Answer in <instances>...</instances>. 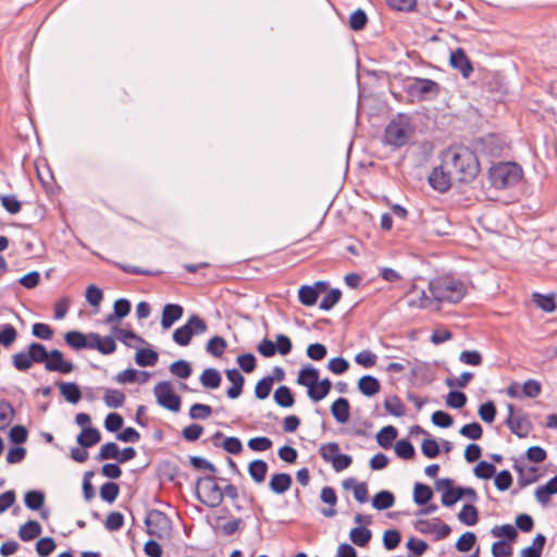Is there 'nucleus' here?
<instances>
[{
	"label": "nucleus",
	"instance_id": "34",
	"mask_svg": "<svg viewBox=\"0 0 557 557\" xmlns=\"http://www.w3.org/2000/svg\"><path fill=\"white\" fill-rule=\"evenodd\" d=\"M61 395L71 404H77L82 397L79 387L75 383H61L59 385Z\"/></svg>",
	"mask_w": 557,
	"mask_h": 557
},
{
	"label": "nucleus",
	"instance_id": "26",
	"mask_svg": "<svg viewBox=\"0 0 557 557\" xmlns=\"http://www.w3.org/2000/svg\"><path fill=\"white\" fill-rule=\"evenodd\" d=\"M64 339L74 349L89 348V333L84 334L78 331H70L65 334Z\"/></svg>",
	"mask_w": 557,
	"mask_h": 557
},
{
	"label": "nucleus",
	"instance_id": "7",
	"mask_svg": "<svg viewBox=\"0 0 557 557\" xmlns=\"http://www.w3.org/2000/svg\"><path fill=\"white\" fill-rule=\"evenodd\" d=\"M441 91V86L433 79L416 77L407 85L409 96L417 98L419 101L435 98Z\"/></svg>",
	"mask_w": 557,
	"mask_h": 557
},
{
	"label": "nucleus",
	"instance_id": "11",
	"mask_svg": "<svg viewBox=\"0 0 557 557\" xmlns=\"http://www.w3.org/2000/svg\"><path fill=\"white\" fill-rule=\"evenodd\" d=\"M450 173L442 161V164L435 166L429 175V184L433 189L445 193L450 188L453 181H455L454 175Z\"/></svg>",
	"mask_w": 557,
	"mask_h": 557
},
{
	"label": "nucleus",
	"instance_id": "44",
	"mask_svg": "<svg viewBox=\"0 0 557 557\" xmlns=\"http://www.w3.org/2000/svg\"><path fill=\"white\" fill-rule=\"evenodd\" d=\"M321 458L329 463H333L336 456L339 454V446L335 442L322 444L319 448Z\"/></svg>",
	"mask_w": 557,
	"mask_h": 557
},
{
	"label": "nucleus",
	"instance_id": "21",
	"mask_svg": "<svg viewBox=\"0 0 557 557\" xmlns=\"http://www.w3.org/2000/svg\"><path fill=\"white\" fill-rule=\"evenodd\" d=\"M320 498L323 503L331 506L330 508L322 509L321 513L327 518L334 517L336 515V510L334 509V507L337 504V495L335 493V490L331 486H324L321 490Z\"/></svg>",
	"mask_w": 557,
	"mask_h": 557
},
{
	"label": "nucleus",
	"instance_id": "53",
	"mask_svg": "<svg viewBox=\"0 0 557 557\" xmlns=\"http://www.w3.org/2000/svg\"><path fill=\"white\" fill-rule=\"evenodd\" d=\"M16 330L11 324L0 325V345L11 346L16 339Z\"/></svg>",
	"mask_w": 557,
	"mask_h": 557
},
{
	"label": "nucleus",
	"instance_id": "1",
	"mask_svg": "<svg viewBox=\"0 0 557 557\" xmlns=\"http://www.w3.org/2000/svg\"><path fill=\"white\" fill-rule=\"evenodd\" d=\"M443 162L459 183H471L480 172L475 152L463 146L447 148L443 153Z\"/></svg>",
	"mask_w": 557,
	"mask_h": 557
},
{
	"label": "nucleus",
	"instance_id": "42",
	"mask_svg": "<svg viewBox=\"0 0 557 557\" xmlns=\"http://www.w3.org/2000/svg\"><path fill=\"white\" fill-rule=\"evenodd\" d=\"M227 347L226 341L221 336H213L206 346V350L213 357H221Z\"/></svg>",
	"mask_w": 557,
	"mask_h": 557
},
{
	"label": "nucleus",
	"instance_id": "38",
	"mask_svg": "<svg viewBox=\"0 0 557 557\" xmlns=\"http://www.w3.org/2000/svg\"><path fill=\"white\" fill-rule=\"evenodd\" d=\"M397 437V430L393 425L382 428L376 434V442L383 448H389Z\"/></svg>",
	"mask_w": 557,
	"mask_h": 557
},
{
	"label": "nucleus",
	"instance_id": "37",
	"mask_svg": "<svg viewBox=\"0 0 557 557\" xmlns=\"http://www.w3.org/2000/svg\"><path fill=\"white\" fill-rule=\"evenodd\" d=\"M515 470L519 473L518 483L521 487H524L529 484H532L537 480L536 476V468L535 467H522V466H515Z\"/></svg>",
	"mask_w": 557,
	"mask_h": 557
},
{
	"label": "nucleus",
	"instance_id": "47",
	"mask_svg": "<svg viewBox=\"0 0 557 557\" xmlns=\"http://www.w3.org/2000/svg\"><path fill=\"white\" fill-rule=\"evenodd\" d=\"M394 449L395 454L403 459H411L416 454L413 445L408 440L397 441Z\"/></svg>",
	"mask_w": 557,
	"mask_h": 557
},
{
	"label": "nucleus",
	"instance_id": "48",
	"mask_svg": "<svg viewBox=\"0 0 557 557\" xmlns=\"http://www.w3.org/2000/svg\"><path fill=\"white\" fill-rule=\"evenodd\" d=\"M385 410L395 417H403L405 414V406L397 396L387 398L384 403Z\"/></svg>",
	"mask_w": 557,
	"mask_h": 557
},
{
	"label": "nucleus",
	"instance_id": "54",
	"mask_svg": "<svg viewBox=\"0 0 557 557\" xmlns=\"http://www.w3.org/2000/svg\"><path fill=\"white\" fill-rule=\"evenodd\" d=\"M533 300L545 312H553L556 308L554 295L533 294Z\"/></svg>",
	"mask_w": 557,
	"mask_h": 557
},
{
	"label": "nucleus",
	"instance_id": "13",
	"mask_svg": "<svg viewBox=\"0 0 557 557\" xmlns=\"http://www.w3.org/2000/svg\"><path fill=\"white\" fill-rule=\"evenodd\" d=\"M414 528L425 534H435L437 540L447 537L450 534V527L446 523L429 520H418Z\"/></svg>",
	"mask_w": 557,
	"mask_h": 557
},
{
	"label": "nucleus",
	"instance_id": "40",
	"mask_svg": "<svg viewBox=\"0 0 557 557\" xmlns=\"http://www.w3.org/2000/svg\"><path fill=\"white\" fill-rule=\"evenodd\" d=\"M274 400L275 403L283 407V408H289L294 405V396L290 392V389L287 386H280L274 392Z\"/></svg>",
	"mask_w": 557,
	"mask_h": 557
},
{
	"label": "nucleus",
	"instance_id": "5",
	"mask_svg": "<svg viewBox=\"0 0 557 557\" xmlns=\"http://www.w3.org/2000/svg\"><path fill=\"white\" fill-rule=\"evenodd\" d=\"M198 499L208 507H218L223 502L222 488L213 476H205L197 481Z\"/></svg>",
	"mask_w": 557,
	"mask_h": 557
},
{
	"label": "nucleus",
	"instance_id": "16",
	"mask_svg": "<svg viewBox=\"0 0 557 557\" xmlns=\"http://www.w3.org/2000/svg\"><path fill=\"white\" fill-rule=\"evenodd\" d=\"M326 287L324 282H317L313 286L304 285L299 288L298 298L299 301L307 307L313 306L320 293Z\"/></svg>",
	"mask_w": 557,
	"mask_h": 557
},
{
	"label": "nucleus",
	"instance_id": "56",
	"mask_svg": "<svg viewBox=\"0 0 557 557\" xmlns=\"http://www.w3.org/2000/svg\"><path fill=\"white\" fill-rule=\"evenodd\" d=\"M45 495L38 491H29L25 494V505L32 510H38L44 505Z\"/></svg>",
	"mask_w": 557,
	"mask_h": 557
},
{
	"label": "nucleus",
	"instance_id": "6",
	"mask_svg": "<svg viewBox=\"0 0 557 557\" xmlns=\"http://www.w3.org/2000/svg\"><path fill=\"white\" fill-rule=\"evenodd\" d=\"M207 330V322L199 315L191 314L184 325L176 327V345L187 346L193 336L203 334Z\"/></svg>",
	"mask_w": 557,
	"mask_h": 557
},
{
	"label": "nucleus",
	"instance_id": "39",
	"mask_svg": "<svg viewBox=\"0 0 557 557\" xmlns=\"http://www.w3.org/2000/svg\"><path fill=\"white\" fill-rule=\"evenodd\" d=\"M478 516V509L471 504H466L459 511L458 519L461 523L471 527L476 524Z\"/></svg>",
	"mask_w": 557,
	"mask_h": 557
},
{
	"label": "nucleus",
	"instance_id": "2",
	"mask_svg": "<svg viewBox=\"0 0 557 557\" xmlns=\"http://www.w3.org/2000/svg\"><path fill=\"white\" fill-rule=\"evenodd\" d=\"M429 290L440 302H459L466 295V285L454 276H438L429 282Z\"/></svg>",
	"mask_w": 557,
	"mask_h": 557
},
{
	"label": "nucleus",
	"instance_id": "14",
	"mask_svg": "<svg viewBox=\"0 0 557 557\" xmlns=\"http://www.w3.org/2000/svg\"><path fill=\"white\" fill-rule=\"evenodd\" d=\"M449 63L455 70L461 73L463 78H469L473 73L472 63L461 48L451 52Z\"/></svg>",
	"mask_w": 557,
	"mask_h": 557
},
{
	"label": "nucleus",
	"instance_id": "35",
	"mask_svg": "<svg viewBox=\"0 0 557 557\" xmlns=\"http://www.w3.org/2000/svg\"><path fill=\"white\" fill-rule=\"evenodd\" d=\"M395 497L388 491H381L372 498V506L377 510L388 509L394 506Z\"/></svg>",
	"mask_w": 557,
	"mask_h": 557
},
{
	"label": "nucleus",
	"instance_id": "46",
	"mask_svg": "<svg viewBox=\"0 0 557 557\" xmlns=\"http://www.w3.org/2000/svg\"><path fill=\"white\" fill-rule=\"evenodd\" d=\"M27 349L29 351L33 363L36 362L46 364L49 351H47L44 345L39 343H32Z\"/></svg>",
	"mask_w": 557,
	"mask_h": 557
},
{
	"label": "nucleus",
	"instance_id": "32",
	"mask_svg": "<svg viewBox=\"0 0 557 557\" xmlns=\"http://www.w3.org/2000/svg\"><path fill=\"white\" fill-rule=\"evenodd\" d=\"M40 533H41L40 524L35 520H29L28 522H26L25 524H23L20 528L18 536L22 541L28 542V541H32V540L36 539L37 536H39Z\"/></svg>",
	"mask_w": 557,
	"mask_h": 557
},
{
	"label": "nucleus",
	"instance_id": "45",
	"mask_svg": "<svg viewBox=\"0 0 557 557\" xmlns=\"http://www.w3.org/2000/svg\"><path fill=\"white\" fill-rule=\"evenodd\" d=\"M158 360V355L151 349H138L135 361L140 367L153 366Z\"/></svg>",
	"mask_w": 557,
	"mask_h": 557
},
{
	"label": "nucleus",
	"instance_id": "4",
	"mask_svg": "<svg viewBox=\"0 0 557 557\" xmlns=\"http://www.w3.org/2000/svg\"><path fill=\"white\" fill-rule=\"evenodd\" d=\"M522 175V168L516 162H498L493 164L488 171V180L497 189L516 185Z\"/></svg>",
	"mask_w": 557,
	"mask_h": 557
},
{
	"label": "nucleus",
	"instance_id": "22",
	"mask_svg": "<svg viewBox=\"0 0 557 557\" xmlns=\"http://www.w3.org/2000/svg\"><path fill=\"white\" fill-rule=\"evenodd\" d=\"M349 401L346 398H337L331 406V412L338 423H346L349 420Z\"/></svg>",
	"mask_w": 557,
	"mask_h": 557
},
{
	"label": "nucleus",
	"instance_id": "24",
	"mask_svg": "<svg viewBox=\"0 0 557 557\" xmlns=\"http://www.w3.org/2000/svg\"><path fill=\"white\" fill-rule=\"evenodd\" d=\"M381 385L376 377L363 375L359 379L358 389L367 397H372L380 392Z\"/></svg>",
	"mask_w": 557,
	"mask_h": 557
},
{
	"label": "nucleus",
	"instance_id": "41",
	"mask_svg": "<svg viewBox=\"0 0 557 557\" xmlns=\"http://www.w3.org/2000/svg\"><path fill=\"white\" fill-rule=\"evenodd\" d=\"M147 377V374L145 372H139L134 369H127L122 372H120L116 375V381L121 384L125 383H134V382H144Z\"/></svg>",
	"mask_w": 557,
	"mask_h": 557
},
{
	"label": "nucleus",
	"instance_id": "64",
	"mask_svg": "<svg viewBox=\"0 0 557 557\" xmlns=\"http://www.w3.org/2000/svg\"><path fill=\"white\" fill-rule=\"evenodd\" d=\"M480 418L486 422L492 423L495 420L496 408L493 401H486L479 407L478 411Z\"/></svg>",
	"mask_w": 557,
	"mask_h": 557
},
{
	"label": "nucleus",
	"instance_id": "18",
	"mask_svg": "<svg viewBox=\"0 0 557 557\" xmlns=\"http://www.w3.org/2000/svg\"><path fill=\"white\" fill-rule=\"evenodd\" d=\"M211 442L215 447L222 446L227 453L233 455H237L243 450V445L238 437L230 436L223 438V434L220 431L213 434Z\"/></svg>",
	"mask_w": 557,
	"mask_h": 557
},
{
	"label": "nucleus",
	"instance_id": "12",
	"mask_svg": "<svg viewBox=\"0 0 557 557\" xmlns=\"http://www.w3.org/2000/svg\"><path fill=\"white\" fill-rule=\"evenodd\" d=\"M45 368L51 372H60L66 374L73 371L74 366L71 361H67L63 358L62 351L53 349L49 351Z\"/></svg>",
	"mask_w": 557,
	"mask_h": 557
},
{
	"label": "nucleus",
	"instance_id": "25",
	"mask_svg": "<svg viewBox=\"0 0 557 557\" xmlns=\"http://www.w3.org/2000/svg\"><path fill=\"white\" fill-rule=\"evenodd\" d=\"M131 311V304L128 300L121 298L114 302L113 313L109 314L106 323L113 325L117 320L125 318Z\"/></svg>",
	"mask_w": 557,
	"mask_h": 557
},
{
	"label": "nucleus",
	"instance_id": "59",
	"mask_svg": "<svg viewBox=\"0 0 557 557\" xmlns=\"http://www.w3.org/2000/svg\"><path fill=\"white\" fill-rule=\"evenodd\" d=\"M119 451H120V448L115 443H113V442L106 443L101 446L99 454L97 456V459L99 461L107 460V459H116L117 460Z\"/></svg>",
	"mask_w": 557,
	"mask_h": 557
},
{
	"label": "nucleus",
	"instance_id": "36",
	"mask_svg": "<svg viewBox=\"0 0 557 557\" xmlns=\"http://www.w3.org/2000/svg\"><path fill=\"white\" fill-rule=\"evenodd\" d=\"M112 333L119 341H121L128 347H136L137 344L143 342V339L139 336H137L135 333H133L132 331H127V330H123V329L113 326Z\"/></svg>",
	"mask_w": 557,
	"mask_h": 557
},
{
	"label": "nucleus",
	"instance_id": "62",
	"mask_svg": "<svg viewBox=\"0 0 557 557\" xmlns=\"http://www.w3.org/2000/svg\"><path fill=\"white\" fill-rule=\"evenodd\" d=\"M462 498V493L460 491V486L445 490L442 494V504L446 507H451L458 500Z\"/></svg>",
	"mask_w": 557,
	"mask_h": 557
},
{
	"label": "nucleus",
	"instance_id": "23",
	"mask_svg": "<svg viewBox=\"0 0 557 557\" xmlns=\"http://www.w3.org/2000/svg\"><path fill=\"white\" fill-rule=\"evenodd\" d=\"M319 381V370L312 366H307L300 369L297 377L299 385L306 386L308 391L317 385Z\"/></svg>",
	"mask_w": 557,
	"mask_h": 557
},
{
	"label": "nucleus",
	"instance_id": "51",
	"mask_svg": "<svg viewBox=\"0 0 557 557\" xmlns=\"http://www.w3.org/2000/svg\"><path fill=\"white\" fill-rule=\"evenodd\" d=\"M342 297V293L338 288L331 289L320 301L319 308L324 311L331 310Z\"/></svg>",
	"mask_w": 557,
	"mask_h": 557
},
{
	"label": "nucleus",
	"instance_id": "19",
	"mask_svg": "<svg viewBox=\"0 0 557 557\" xmlns=\"http://www.w3.org/2000/svg\"><path fill=\"white\" fill-rule=\"evenodd\" d=\"M554 494H557V474L546 484L541 485L535 490V498L541 505L545 506Z\"/></svg>",
	"mask_w": 557,
	"mask_h": 557
},
{
	"label": "nucleus",
	"instance_id": "33",
	"mask_svg": "<svg viewBox=\"0 0 557 557\" xmlns=\"http://www.w3.org/2000/svg\"><path fill=\"white\" fill-rule=\"evenodd\" d=\"M372 532L366 527L360 525L351 529L349 532L350 541L359 547H364L370 542Z\"/></svg>",
	"mask_w": 557,
	"mask_h": 557
},
{
	"label": "nucleus",
	"instance_id": "52",
	"mask_svg": "<svg viewBox=\"0 0 557 557\" xmlns=\"http://www.w3.org/2000/svg\"><path fill=\"white\" fill-rule=\"evenodd\" d=\"M14 410L11 404L0 400V430H4L13 420Z\"/></svg>",
	"mask_w": 557,
	"mask_h": 557
},
{
	"label": "nucleus",
	"instance_id": "9",
	"mask_svg": "<svg viewBox=\"0 0 557 557\" xmlns=\"http://www.w3.org/2000/svg\"><path fill=\"white\" fill-rule=\"evenodd\" d=\"M408 307L416 309H434L438 310L440 306L434 296H429L425 289L418 287L413 284L407 293Z\"/></svg>",
	"mask_w": 557,
	"mask_h": 557
},
{
	"label": "nucleus",
	"instance_id": "31",
	"mask_svg": "<svg viewBox=\"0 0 557 557\" xmlns=\"http://www.w3.org/2000/svg\"><path fill=\"white\" fill-rule=\"evenodd\" d=\"M433 498L432 488L423 483H416L413 486V502L423 506L426 505Z\"/></svg>",
	"mask_w": 557,
	"mask_h": 557
},
{
	"label": "nucleus",
	"instance_id": "15",
	"mask_svg": "<svg viewBox=\"0 0 557 557\" xmlns=\"http://www.w3.org/2000/svg\"><path fill=\"white\" fill-rule=\"evenodd\" d=\"M153 392L160 406L174 411V387L170 382L157 384Z\"/></svg>",
	"mask_w": 557,
	"mask_h": 557
},
{
	"label": "nucleus",
	"instance_id": "10",
	"mask_svg": "<svg viewBox=\"0 0 557 557\" xmlns=\"http://www.w3.org/2000/svg\"><path fill=\"white\" fill-rule=\"evenodd\" d=\"M147 531L150 535L163 537L170 531V521L166 516L159 511L152 510L146 517Z\"/></svg>",
	"mask_w": 557,
	"mask_h": 557
},
{
	"label": "nucleus",
	"instance_id": "3",
	"mask_svg": "<svg viewBox=\"0 0 557 557\" xmlns=\"http://www.w3.org/2000/svg\"><path fill=\"white\" fill-rule=\"evenodd\" d=\"M416 133V126L410 115L398 113L385 128V143L394 148L406 146Z\"/></svg>",
	"mask_w": 557,
	"mask_h": 557
},
{
	"label": "nucleus",
	"instance_id": "30",
	"mask_svg": "<svg viewBox=\"0 0 557 557\" xmlns=\"http://www.w3.org/2000/svg\"><path fill=\"white\" fill-rule=\"evenodd\" d=\"M100 432L95 428H85L77 436V443L82 447H91L100 442Z\"/></svg>",
	"mask_w": 557,
	"mask_h": 557
},
{
	"label": "nucleus",
	"instance_id": "20",
	"mask_svg": "<svg viewBox=\"0 0 557 557\" xmlns=\"http://www.w3.org/2000/svg\"><path fill=\"white\" fill-rule=\"evenodd\" d=\"M292 482L288 473H275L269 482V487L275 494H284L290 488Z\"/></svg>",
	"mask_w": 557,
	"mask_h": 557
},
{
	"label": "nucleus",
	"instance_id": "27",
	"mask_svg": "<svg viewBox=\"0 0 557 557\" xmlns=\"http://www.w3.org/2000/svg\"><path fill=\"white\" fill-rule=\"evenodd\" d=\"M248 472L251 479L260 484L265 480L268 472V463L264 460L256 459L248 466Z\"/></svg>",
	"mask_w": 557,
	"mask_h": 557
},
{
	"label": "nucleus",
	"instance_id": "61",
	"mask_svg": "<svg viewBox=\"0 0 557 557\" xmlns=\"http://www.w3.org/2000/svg\"><path fill=\"white\" fill-rule=\"evenodd\" d=\"M467 403V396L462 392L450 391L446 396V404L454 409L462 408Z\"/></svg>",
	"mask_w": 557,
	"mask_h": 557
},
{
	"label": "nucleus",
	"instance_id": "49",
	"mask_svg": "<svg viewBox=\"0 0 557 557\" xmlns=\"http://www.w3.org/2000/svg\"><path fill=\"white\" fill-rule=\"evenodd\" d=\"M368 23L367 13L362 9L355 10L349 17V26L354 30H362Z\"/></svg>",
	"mask_w": 557,
	"mask_h": 557
},
{
	"label": "nucleus",
	"instance_id": "63",
	"mask_svg": "<svg viewBox=\"0 0 557 557\" xmlns=\"http://www.w3.org/2000/svg\"><path fill=\"white\" fill-rule=\"evenodd\" d=\"M496 468L494 465L487 462V461H480L474 467V475L479 479H491L495 474Z\"/></svg>",
	"mask_w": 557,
	"mask_h": 557
},
{
	"label": "nucleus",
	"instance_id": "58",
	"mask_svg": "<svg viewBox=\"0 0 557 557\" xmlns=\"http://www.w3.org/2000/svg\"><path fill=\"white\" fill-rule=\"evenodd\" d=\"M273 386V377L264 376L261 379L255 388L256 397L259 399H265L269 397Z\"/></svg>",
	"mask_w": 557,
	"mask_h": 557
},
{
	"label": "nucleus",
	"instance_id": "17",
	"mask_svg": "<svg viewBox=\"0 0 557 557\" xmlns=\"http://www.w3.org/2000/svg\"><path fill=\"white\" fill-rule=\"evenodd\" d=\"M89 349H97L103 355L113 354L116 349V344L111 336H100L97 333H89Z\"/></svg>",
	"mask_w": 557,
	"mask_h": 557
},
{
	"label": "nucleus",
	"instance_id": "28",
	"mask_svg": "<svg viewBox=\"0 0 557 557\" xmlns=\"http://www.w3.org/2000/svg\"><path fill=\"white\" fill-rule=\"evenodd\" d=\"M222 377L216 369L208 368L205 369L200 375V383L206 388H218L221 384Z\"/></svg>",
	"mask_w": 557,
	"mask_h": 557
},
{
	"label": "nucleus",
	"instance_id": "55",
	"mask_svg": "<svg viewBox=\"0 0 557 557\" xmlns=\"http://www.w3.org/2000/svg\"><path fill=\"white\" fill-rule=\"evenodd\" d=\"M459 433L463 437H467V438H470V440H480L482 437V434H483V429H482L480 423L472 422V423L465 424L459 430Z\"/></svg>",
	"mask_w": 557,
	"mask_h": 557
},
{
	"label": "nucleus",
	"instance_id": "50",
	"mask_svg": "<svg viewBox=\"0 0 557 557\" xmlns=\"http://www.w3.org/2000/svg\"><path fill=\"white\" fill-rule=\"evenodd\" d=\"M494 537H505L508 541H515L517 537V530L511 524L495 525L491 530Z\"/></svg>",
	"mask_w": 557,
	"mask_h": 557
},
{
	"label": "nucleus",
	"instance_id": "29",
	"mask_svg": "<svg viewBox=\"0 0 557 557\" xmlns=\"http://www.w3.org/2000/svg\"><path fill=\"white\" fill-rule=\"evenodd\" d=\"M332 387V383L329 379L318 381L317 385L311 387L307 393L311 400L320 401L327 396Z\"/></svg>",
	"mask_w": 557,
	"mask_h": 557
},
{
	"label": "nucleus",
	"instance_id": "43",
	"mask_svg": "<svg viewBox=\"0 0 557 557\" xmlns=\"http://www.w3.org/2000/svg\"><path fill=\"white\" fill-rule=\"evenodd\" d=\"M103 400L109 408H120L123 406L125 395L117 389H106Z\"/></svg>",
	"mask_w": 557,
	"mask_h": 557
},
{
	"label": "nucleus",
	"instance_id": "57",
	"mask_svg": "<svg viewBox=\"0 0 557 557\" xmlns=\"http://www.w3.org/2000/svg\"><path fill=\"white\" fill-rule=\"evenodd\" d=\"M13 366L18 371H26L33 366L28 349L20 351L13 356Z\"/></svg>",
	"mask_w": 557,
	"mask_h": 557
},
{
	"label": "nucleus",
	"instance_id": "8",
	"mask_svg": "<svg viewBox=\"0 0 557 557\" xmlns=\"http://www.w3.org/2000/svg\"><path fill=\"white\" fill-rule=\"evenodd\" d=\"M507 409L506 424L510 431L520 438L527 437L532 430V423L529 418L525 414H516L515 407L511 404L507 405Z\"/></svg>",
	"mask_w": 557,
	"mask_h": 557
},
{
	"label": "nucleus",
	"instance_id": "60",
	"mask_svg": "<svg viewBox=\"0 0 557 557\" xmlns=\"http://www.w3.org/2000/svg\"><path fill=\"white\" fill-rule=\"evenodd\" d=\"M212 413V408L209 405L194 404L189 409V417L194 420H205Z\"/></svg>",
	"mask_w": 557,
	"mask_h": 557
}]
</instances>
